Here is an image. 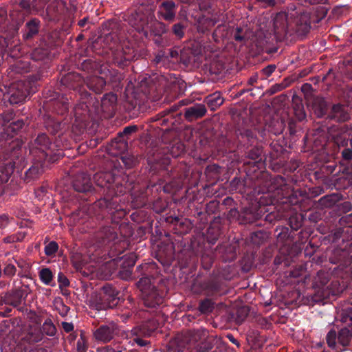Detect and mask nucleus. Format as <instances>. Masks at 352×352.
<instances>
[{
  "label": "nucleus",
  "mask_w": 352,
  "mask_h": 352,
  "mask_svg": "<svg viewBox=\"0 0 352 352\" xmlns=\"http://www.w3.org/2000/svg\"><path fill=\"white\" fill-rule=\"evenodd\" d=\"M308 196L305 190H294L287 184L286 179L280 175L275 177L267 192H263L260 204H252L241 210L240 223L262 226L263 216L267 210L266 206L283 204L285 210L292 209Z\"/></svg>",
  "instance_id": "f257e3e1"
},
{
  "label": "nucleus",
  "mask_w": 352,
  "mask_h": 352,
  "mask_svg": "<svg viewBox=\"0 0 352 352\" xmlns=\"http://www.w3.org/2000/svg\"><path fill=\"white\" fill-rule=\"evenodd\" d=\"M96 186L103 189L104 197L109 200L118 201L115 197L131 192V204L134 208L144 206L148 201V192L161 190L160 184L140 185L135 174H124L118 169L100 171L94 175Z\"/></svg>",
  "instance_id": "f03ea898"
},
{
  "label": "nucleus",
  "mask_w": 352,
  "mask_h": 352,
  "mask_svg": "<svg viewBox=\"0 0 352 352\" xmlns=\"http://www.w3.org/2000/svg\"><path fill=\"white\" fill-rule=\"evenodd\" d=\"M140 276L137 287L141 292L140 297L146 310L140 312V316L149 312L156 315L160 312L166 296V292L154 285V280L158 274L157 265L154 262L145 263L136 268Z\"/></svg>",
  "instance_id": "7ed1b4c3"
},
{
  "label": "nucleus",
  "mask_w": 352,
  "mask_h": 352,
  "mask_svg": "<svg viewBox=\"0 0 352 352\" xmlns=\"http://www.w3.org/2000/svg\"><path fill=\"white\" fill-rule=\"evenodd\" d=\"M96 219L98 221L93 234V241L97 247L105 246L118 241V222L113 221L112 214L120 210L116 201L104 197L97 200L94 205Z\"/></svg>",
  "instance_id": "20e7f679"
},
{
  "label": "nucleus",
  "mask_w": 352,
  "mask_h": 352,
  "mask_svg": "<svg viewBox=\"0 0 352 352\" xmlns=\"http://www.w3.org/2000/svg\"><path fill=\"white\" fill-rule=\"evenodd\" d=\"M41 80L40 73L28 76V80H16L8 87L6 92L0 89V101L10 104H19L25 101L28 96L36 91L35 83Z\"/></svg>",
  "instance_id": "39448f33"
},
{
  "label": "nucleus",
  "mask_w": 352,
  "mask_h": 352,
  "mask_svg": "<svg viewBox=\"0 0 352 352\" xmlns=\"http://www.w3.org/2000/svg\"><path fill=\"white\" fill-rule=\"evenodd\" d=\"M56 147L45 133H41L32 143L30 152L38 162L54 163L64 156L63 151Z\"/></svg>",
  "instance_id": "423d86ee"
},
{
  "label": "nucleus",
  "mask_w": 352,
  "mask_h": 352,
  "mask_svg": "<svg viewBox=\"0 0 352 352\" xmlns=\"http://www.w3.org/2000/svg\"><path fill=\"white\" fill-rule=\"evenodd\" d=\"M83 78L76 72H69L63 75L60 80V86L69 90L77 91L79 94L80 103L76 107V114H80L78 111L82 109L81 114H85L89 111V107L92 102L91 94L82 86Z\"/></svg>",
  "instance_id": "0eeeda50"
},
{
  "label": "nucleus",
  "mask_w": 352,
  "mask_h": 352,
  "mask_svg": "<svg viewBox=\"0 0 352 352\" xmlns=\"http://www.w3.org/2000/svg\"><path fill=\"white\" fill-rule=\"evenodd\" d=\"M111 61L120 68L128 66L132 60L142 58L146 55L144 48L140 47L130 41L117 45L115 49L110 46Z\"/></svg>",
  "instance_id": "6e6552de"
},
{
  "label": "nucleus",
  "mask_w": 352,
  "mask_h": 352,
  "mask_svg": "<svg viewBox=\"0 0 352 352\" xmlns=\"http://www.w3.org/2000/svg\"><path fill=\"white\" fill-rule=\"evenodd\" d=\"M331 140L340 151L342 160L352 159V127L348 124L333 126L330 129Z\"/></svg>",
  "instance_id": "1a4fd4ad"
},
{
  "label": "nucleus",
  "mask_w": 352,
  "mask_h": 352,
  "mask_svg": "<svg viewBox=\"0 0 352 352\" xmlns=\"http://www.w3.org/2000/svg\"><path fill=\"white\" fill-rule=\"evenodd\" d=\"M224 149L226 151L234 150L235 147L238 149L245 150L252 146L257 140L256 134L254 131L247 129H237L234 131L233 140H230L224 138Z\"/></svg>",
  "instance_id": "9d476101"
},
{
  "label": "nucleus",
  "mask_w": 352,
  "mask_h": 352,
  "mask_svg": "<svg viewBox=\"0 0 352 352\" xmlns=\"http://www.w3.org/2000/svg\"><path fill=\"white\" fill-rule=\"evenodd\" d=\"M23 142L16 138L9 144L8 148V160L6 165L9 166L11 171L16 170L17 172L22 170L25 166L24 152L22 148Z\"/></svg>",
  "instance_id": "9b49d317"
},
{
  "label": "nucleus",
  "mask_w": 352,
  "mask_h": 352,
  "mask_svg": "<svg viewBox=\"0 0 352 352\" xmlns=\"http://www.w3.org/2000/svg\"><path fill=\"white\" fill-rule=\"evenodd\" d=\"M344 290V285H342L340 280L333 278L329 284L325 287L315 291L314 294L309 296V302L311 305L316 303L324 304L325 300L330 298L331 296H335L341 294Z\"/></svg>",
  "instance_id": "f8f14e48"
},
{
  "label": "nucleus",
  "mask_w": 352,
  "mask_h": 352,
  "mask_svg": "<svg viewBox=\"0 0 352 352\" xmlns=\"http://www.w3.org/2000/svg\"><path fill=\"white\" fill-rule=\"evenodd\" d=\"M331 135L328 136L324 130L317 129L311 134H307L304 138L305 148L306 151L325 152L327 151L329 139Z\"/></svg>",
  "instance_id": "ddd939ff"
},
{
  "label": "nucleus",
  "mask_w": 352,
  "mask_h": 352,
  "mask_svg": "<svg viewBox=\"0 0 352 352\" xmlns=\"http://www.w3.org/2000/svg\"><path fill=\"white\" fill-rule=\"evenodd\" d=\"M352 338L351 331L346 327L341 329L338 333L331 329L327 334L326 340L328 346L334 350L344 351L349 346Z\"/></svg>",
  "instance_id": "4468645a"
},
{
  "label": "nucleus",
  "mask_w": 352,
  "mask_h": 352,
  "mask_svg": "<svg viewBox=\"0 0 352 352\" xmlns=\"http://www.w3.org/2000/svg\"><path fill=\"white\" fill-rule=\"evenodd\" d=\"M187 100H180L177 104H174L170 107L162 111L160 115L161 118L157 120L161 125H168L169 123L171 125H175L176 123H179L182 120V111H179V107L187 104Z\"/></svg>",
  "instance_id": "2eb2a0df"
},
{
  "label": "nucleus",
  "mask_w": 352,
  "mask_h": 352,
  "mask_svg": "<svg viewBox=\"0 0 352 352\" xmlns=\"http://www.w3.org/2000/svg\"><path fill=\"white\" fill-rule=\"evenodd\" d=\"M71 14V6L64 0L56 1L52 7L47 10L49 20L54 23L66 21Z\"/></svg>",
  "instance_id": "dca6fc26"
},
{
  "label": "nucleus",
  "mask_w": 352,
  "mask_h": 352,
  "mask_svg": "<svg viewBox=\"0 0 352 352\" xmlns=\"http://www.w3.org/2000/svg\"><path fill=\"white\" fill-rule=\"evenodd\" d=\"M119 294L120 292L113 285H104L100 294V308L106 309L117 307L120 303Z\"/></svg>",
  "instance_id": "f3484780"
},
{
  "label": "nucleus",
  "mask_w": 352,
  "mask_h": 352,
  "mask_svg": "<svg viewBox=\"0 0 352 352\" xmlns=\"http://www.w3.org/2000/svg\"><path fill=\"white\" fill-rule=\"evenodd\" d=\"M38 68L40 66L32 64L29 60H16L8 69V76L12 79L18 78L25 74L37 71Z\"/></svg>",
  "instance_id": "a211bd4d"
},
{
  "label": "nucleus",
  "mask_w": 352,
  "mask_h": 352,
  "mask_svg": "<svg viewBox=\"0 0 352 352\" xmlns=\"http://www.w3.org/2000/svg\"><path fill=\"white\" fill-rule=\"evenodd\" d=\"M29 292L30 288L27 285L13 289L3 296V304L17 307L21 304L22 300L27 298Z\"/></svg>",
  "instance_id": "6ab92c4d"
},
{
  "label": "nucleus",
  "mask_w": 352,
  "mask_h": 352,
  "mask_svg": "<svg viewBox=\"0 0 352 352\" xmlns=\"http://www.w3.org/2000/svg\"><path fill=\"white\" fill-rule=\"evenodd\" d=\"M118 333V325L114 322H109L98 327L94 333V336L97 341L107 343L113 340Z\"/></svg>",
  "instance_id": "aec40b11"
},
{
  "label": "nucleus",
  "mask_w": 352,
  "mask_h": 352,
  "mask_svg": "<svg viewBox=\"0 0 352 352\" xmlns=\"http://www.w3.org/2000/svg\"><path fill=\"white\" fill-rule=\"evenodd\" d=\"M245 155L244 164L251 165L258 169L263 168V148L260 146H252L243 150Z\"/></svg>",
  "instance_id": "412c9836"
},
{
  "label": "nucleus",
  "mask_w": 352,
  "mask_h": 352,
  "mask_svg": "<svg viewBox=\"0 0 352 352\" xmlns=\"http://www.w3.org/2000/svg\"><path fill=\"white\" fill-rule=\"evenodd\" d=\"M291 24L288 23L287 14L285 12L276 14L274 19V34L278 36H292Z\"/></svg>",
  "instance_id": "4be33fe9"
},
{
  "label": "nucleus",
  "mask_w": 352,
  "mask_h": 352,
  "mask_svg": "<svg viewBox=\"0 0 352 352\" xmlns=\"http://www.w3.org/2000/svg\"><path fill=\"white\" fill-rule=\"evenodd\" d=\"M201 289L208 296H214L221 295L224 293L223 291V283L217 277H211L204 280L200 285Z\"/></svg>",
  "instance_id": "5701e85b"
},
{
  "label": "nucleus",
  "mask_w": 352,
  "mask_h": 352,
  "mask_svg": "<svg viewBox=\"0 0 352 352\" xmlns=\"http://www.w3.org/2000/svg\"><path fill=\"white\" fill-rule=\"evenodd\" d=\"M177 6L172 0L164 1L159 6L157 16L166 21H173L175 19Z\"/></svg>",
  "instance_id": "b1692460"
},
{
  "label": "nucleus",
  "mask_w": 352,
  "mask_h": 352,
  "mask_svg": "<svg viewBox=\"0 0 352 352\" xmlns=\"http://www.w3.org/2000/svg\"><path fill=\"white\" fill-rule=\"evenodd\" d=\"M311 29V23L307 14H303L294 19V23L291 24L290 30L292 34L295 33L298 36L307 35Z\"/></svg>",
  "instance_id": "393cba45"
},
{
  "label": "nucleus",
  "mask_w": 352,
  "mask_h": 352,
  "mask_svg": "<svg viewBox=\"0 0 352 352\" xmlns=\"http://www.w3.org/2000/svg\"><path fill=\"white\" fill-rule=\"evenodd\" d=\"M147 161L149 170L153 174L168 171L170 163V160L168 157L160 156L159 155L148 157Z\"/></svg>",
  "instance_id": "a878e982"
},
{
  "label": "nucleus",
  "mask_w": 352,
  "mask_h": 352,
  "mask_svg": "<svg viewBox=\"0 0 352 352\" xmlns=\"http://www.w3.org/2000/svg\"><path fill=\"white\" fill-rule=\"evenodd\" d=\"M72 186L76 192L82 193L89 192L94 189L90 176L85 173H79L75 175Z\"/></svg>",
  "instance_id": "bb28decb"
},
{
  "label": "nucleus",
  "mask_w": 352,
  "mask_h": 352,
  "mask_svg": "<svg viewBox=\"0 0 352 352\" xmlns=\"http://www.w3.org/2000/svg\"><path fill=\"white\" fill-rule=\"evenodd\" d=\"M116 261L119 263L118 265L120 269L119 272L121 273V278H129L131 275L133 267L135 264V256L133 254L124 255L122 258H117Z\"/></svg>",
  "instance_id": "cd10ccee"
},
{
  "label": "nucleus",
  "mask_w": 352,
  "mask_h": 352,
  "mask_svg": "<svg viewBox=\"0 0 352 352\" xmlns=\"http://www.w3.org/2000/svg\"><path fill=\"white\" fill-rule=\"evenodd\" d=\"M158 320L152 316L151 318L143 321L141 324L134 328L132 332L135 335L150 336L159 327Z\"/></svg>",
  "instance_id": "c85d7f7f"
},
{
  "label": "nucleus",
  "mask_w": 352,
  "mask_h": 352,
  "mask_svg": "<svg viewBox=\"0 0 352 352\" xmlns=\"http://www.w3.org/2000/svg\"><path fill=\"white\" fill-rule=\"evenodd\" d=\"M283 218H285L287 225L294 234L295 232H298L302 228L305 220L303 214L294 212L292 210L287 214H284Z\"/></svg>",
  "instance_id": "c756f323"
},
{
  "label": "nucleus",
  "mask_w": 352,
  "mask_h": 352,
  "mask_svg": "<svg viewBox=\"0 0 352 352\" xmlns=\"http://www.w3.org/2000/svg\"><path fill=\"white\" fill-rule=\"evenodd\" d=\"M83 82H85L87 87L93 92L96 94H100L104 90L107 86L106 80L101 76L98 75H92L86 78V79H83Z\"/></svg>",
  "instance_id": "7c9ffc66"
},
{
  "label": "nucleus",
  "mask_w": 352,
  "mask_h": 352,
  "mask_svg": "<svg viewBox=\"0 0 352 352\" xmlns=\"http://www.w3.org/2000/svg\"><path fill=\"white\" fill-rule=\"evenodd\" d=\"M206 108L204 104H194L184 109V117L189 122L204 117L206 113Z\"/></svg>",
  "instance_id": "2f4dec72"
},
{
  "label": "nucleus",
  "mask_w": 352,
  "mask_h": 352,
  "mask_svg": "<svg viewBox=\"0 0 352 352\" xmlns=\"http://www.w3.org/2000/svg\"><path fill=\"white\" fill-rule=\"evenodd\" d=\"M116 307L117 315L120 317L122 322H126L132 317L134 313V301L132 298H128L126 302L122 301V303H119Z\"/></svg>",
  "instance_id": "473e14b6"
},
{
  "label": "nucleus",
  "mask_w": 352,
  "mask_h": 352,
  "mask_svg": "<svg viewBox=\"0 0 352 352\" xmlns=\"http://www.w3.org/2000/svg\"><path fill=\"white\" fill-rule=\"evenodd\" d=\"M271 166L275 171L282 172L284 174L294 172L298 168V162L296 160L285 163L281 159L274 160Z\"/></svg>",
  "instance_id": "72a5a7b5"
},
{
  "label": "nucleus",
  "mask_w": 352,
  "mask_h": 352,
  "mask_svg": "<svg viewBox=\"0 0 352 352\" xmlns=\"http://www.w3.org/2000/svg\"><path fill=\"white\" fill-rule=\"evenodd\" d=\"M167 221L175 226V232L179 235L187 234L192 228V223L187 219H181L177 217H170Z\"/></svg>",
  "instance_id": "f704fd0d"
},
{
  "label": "nucleus",
  "mask_w": 352,
  "mask_h": 352,
  "mask_svg": "<svg viewBox=\"0 0 352 352\" xmlns=\"http://www.w3.org/2000/svg\"><path fill=\"white\" fill-rule=\"evenodd\" d=\"M328 118L336 122H342L348 120L350 118V115L345 107L338 104L332 107Z\"/></svg>",
  "instance_id": "c9c22d12"
},
{
  "label": "nucleus",
  "mask_w": 352,
  "mask_h": 352,
  "mask_svg": "<svg viewBox=\"0 0 352 352\" xmlns=\"http://www.w3.org/2000/svg\"><path fill=\"white\" fill-rule=\"evenodd\" d=\"M41 21L37 18H32L28 21L24 28L23 37L25 40H30L38 34Z\"/></svg>",
  "instance_id": "e433bc0d"
},
{
  "label": "nucleus",
  "mask_w": 352,
  "mask_h": 352,
  "mask_svg": "<svg viewBox=\"0 0 352 352\" xmlns=\"http://www.w3.org/2000/svg\"><path fill=\"white\" fill-rule=\"evenodd\" d=\"M119 263L116 259H113L105 263L100 268L101 274L106 279L111 278L115 276H118L121 278V273L119 272Z\"/></svg>",
  "instance_id": "4c0bfd02"
},
{
  "label": "nucleus",
  "mask_w": 352,
  "mask_h": 352,
  "mask_svg": "<svg viewBox=\"0 0 352 352\" xmlns=\"http://www.w3.org/2000/svg\"><path fill=\"white\" fill-rule=\"evenodd\" d=\"M24 125L25 122L22 119H17L16 120L12 121L3 129L4 133L2 137L6 140L12 138L15 135L18 134Z\"/></svg>",
  "instance_id": "58836bf2"
},
{
  "label": "nucleus",
  "mask_w": 352,
  "mask_h": 352,
  "mask_svg": "<svg viewBox=\"0 0 352 352\" xmlns=\"http://www.w3.org/2000/svg\"><path fill=\"white\" fill-rule=\"evenodd\" d=\"M278 241L290 243L295 241V234L288 227L278 226L275 230Z\"/></svg>",
  "instance_id": "ea45409f"
},
{
  "label": "nucleus",
  "mask_w": 352,
  "mask_h": 352,
  "mask_svg": "<svg viewBox=\"0 0 352 352\" xmlns=\"http://www.w3.org/2000/svg\"><path fill=\"white\" fill-rule=\"evenodd\" d=\"M43 339V336L41 331L39 329L34 328L30 329L23 337L19 343H21L22 346H24L23 342L33 344L42 341Z\"/></svg>",
  "instance_id": "a19ab883"
},
{
  "label": "nucleus",
  "mask_w": 352,
  "mask_h": 352,
  "mask_svg": "<svg viewBox=\"0 0 352 352\" xmlns=\"http://www.w3.org/2000/svg\"><path fill=\"white\" fill-rule=\"evenodd\" d=\"M328 104L324 98L316 97L312 102V109L314 114L318 118H322L327 114L328 111Z\"/></svg>",
  "instance_id": "79ce46f5"
},
{
  "label": "nucleus",
  "mask_w": 352,
  "mask_h": 352,
  "mask_svg": "<svg viewBox=\"0 0 352 352\" xmlns=\"http://www.w3.org/2000/svg\"><path fill=\"white\" fill-rule=\"evenodd\" d=\"M286 124L283 119H272L265 126V130L270 134L278 135L283 133Z\"/></svg>",
  "instance_id": "37998d69"
},
{
  "label": "nucleus",
  "mask_w": 352,
  "mask_h": 352,
  "mask_svg": "<svg viewBox=\"0 0 352 352\" xmlns=\"http://www.w3.org/2000/svg\"><path fill=\"white\" fill-rule=\"evenodd\" d=\"M224 99L219 91H215L207 96L204 99V102L211 111H215L223 103Z\"/></svg>",
  "instance_id": "c03bdc74"
},
{
  "label": "nucleus",
  "mask_w": 352,
  "mask_h": 352,
  "mask_svg": "<svg viewBox=\"0 0 352 352\" xmlns=\"http://www.w3.org/2000/svg\"><path fill=\"white\" fill-rule=\"evenodd\" d=\"M118 97L116 94L107 93L104 94L101 100V106L104 111H113L117 105Z\"/></svg>",
  "instance_id": "a18cd8bd"
},
{
  "label": "nucleus",
  "mask_w": 352,
  "mask_h": 352,
  "mask_svg": "<svg viewBox=\"0 0 352 352\" xmlns=\"http://www.w3.org/2000/svg\"><path fill=\"white\" fill-rule=\"evenodd\" d=\"M266 210L267 212H266L263 216L262 219V221H265V223L263 224V226H265L267 223L272 224L275 221H279L283 218L284 214H281L279 211L275 210V207H266Z\"/></svg>",
  "instance_id": "49530a36"
},
{
  "label": "nucleus",
  "mask_w": 352,
  "mask_h": 352,
  "mask_svg": "<svg viewBox=\"0 0 352 352\" xmlns=\"http://www.w3.org/2000/svg\"><path fill=\"white\" fill-rule=\"evenodd\" d=\"M342 196L338 193H331L322 197L318 202L319 204L325 208H331L337 204L341 199Z\"/></svg>",
  "instance_id": "de8ad7c7"
},
{
  "label": "nucleus",
  "mask_w": 352,
  "mask_h": 352,
  "mask_svg": "<svg viewBox=\"0 0 352 352\" xmlns=\"http://www.w3.org/2000/svg\"><path fill=\"white\" fill-rule=\"evenodd\" d=\"M48 56V52L45 49L43 48H36L33 50L31 54L32 60L34 62L33 64L37 65L41 67V64L39 63L40 61L44 60ZM40 73L41 77L42 76L41 67L38 69L37 73Z\"/></svg>",
  "instance_id": "09e8293b"
},
{
  "label": "nucleus",
  "mask_w": 352,
  "mask_h": 352,
  "mask_svg": "<svg viewBox=\"0 0 352 352\" xmlns=\"http://www.w3.org/2000/svg\"><path fill=\"white\" fill-rule=\"evenodd\" d=\"M44 126L49 133L56 135L60 131L62 124L55 118L48 116L45 119Z\"/></svg>",
  "instance_id": "8fccbe9b"
},
{
  "label": "nucleus",
  "mask_w": 352,
  "mask_h": 352,
  "mask_svg": "<svg viewBox=\"0 0 352 352\" xmlns=\"http://www.w3.org/2000/svg\"><path fill=\"white\" fill-rule=\"evenodd\" d=\"M187 23L184 21H179L174 23L170 28V33L178 40L182 39L186 34Z\"/></svg>",
  "instance_id": "3c124183"
},
{
  "label": "nucleus",
  "mask_w": 352,
  "mask_h": 352,
  "mask_svg": "<svg viewBox=\"0 0 352 352\" xmlns=\"http://www.w3.org/2000/svg\"><path fill=\"white\" fill-rule=\"evenodd\" d=\"M332 279L330 278V274L324 271H319L316 277V290L325 287Z\"/></svg>",
  "instance_id": "603ef678"
},
{
  "label": "nucleus",
  "mask_w": 352,
  "mask_h": 352,
  "mask_svg": "<svg viewBox=\"0 0 352 352\" xmlns=\"http://www.w3.org/2000/svg\"><path fill=\"white\" fill-rule=\"evenodd\" d=\"M39 329L43 333V336L46 335L50 337H54L57 333V329L50 318H47Z\"/></svg>",
  "instance_id": "864d4df0"
},
{
  "label": "nucleus",
  "mask_w": 352,
  "mask_h": 352,
  "mask_svg": "<svg viewBox=\"0 0 352 352\" xmlns=\"http://www.w3.org/2000/svg\"><path fill=\"white\" fill-rule=\"evenodd\" d=\"M99 67L100 63L92 59H85L79 65V68L87 73H94Z\"/></svg>",
  "instance_id": "5fc2aeb1"
},
{
  "label": "nucleus",
  "mask_w": 352,
  "mask_h": 352,
  "mask_svg": "<svg viewBox=\"0 0 352 352\" xmlns=\"http://www.w3.org/2000/svg\"><path fill=\"white\" fill-rule=\"evenodd\" d=\"M336 169V166L333 165H322L318 170L314 172V175L316 179H324L329 175L333 173Z\"/></svg>",
  "instance_id": "6e6d98bb"
},
{
  "label": "nucleus",
  "mask_w": 352,
  "mask_h": 352,
  "mask_svg": "<svg viewBox=\"0 0 352 352\" xmlns=\"http://www.w3.org/2000/svg\"><path fill=\"white\" fill-rule=\"evenodd\" d=\"M152 80L146 79L142 80L140 82V89L145 96L149 98L152 96L153 92L155 90L154 85L151 84Z\"/></svg>",
  "instance_id": "4d7b16f0"
},
{
  "label": "nucleus",
  "mask_w": 352,
  "mask_h": 352,
  "mask_svg": "<svg viewBox=\"0 0 352 352\" xmlns=\"http://www.w3.org/2000/svg\"><path fill=\"white\" fill-rule=\"evenodd\" d=\"M42 171L43 169L38 164H34L31 166L25 172V180L28 182L32 179H34L42 173Z\"/></svg>",
  "instance_id": "13d9d810"
},
{
  "label": "nucleus",
  "mask_w": 352,
  "mask_h": 352,
  "mask_svg": "<svg viewBox=\"0 0 352 352\" xmlns=\"http://www.w3.org/2000/svg\"><path fill=\"white\" fill-rule=\"evenodd\" d=\"M221 234L218 227L210 226L207 231V239L210 243L214 244Z\"/></svg>",
  "instance_id": "bf43d9fd"
},
{
  "label": "nucleus",
  "mask_w": 352,
  "mask_h": 352,
  "mask_svg": "<svg viewBox=\"0 0 352 352\" xmlns=\"http://www.w3.org/2000/svg\"><path fill=\"white\" fill-rule=\"evenodd\" d=\"M214 302L208 298L201 300L199 304V310L201 314H208L212 311Z\"/></svg>",
  "instance_id": "052dcab7"
},
{
  "label": "nucleus",
  "mask_w": 352,
  "mask_h": 352,
  "mask_svg": "<svg viewBox=\"0 0 352 352\" xmlns=\"http://www.w3.org/2000/svg\"><path fill=\"white\" fill-rule=\"evenodd\" d=\"M311 234V231L306 228H302L299 232H295V241L293 243H304Z\"/></svg>",
  "instance_id": "680f3d73"
},
{
  "label": "nucleus",
  "mask_w": 352,
  "mask_h": 352,
  "mask_svg": "<svg viewBox=\"0 0 352 352\" xmlns=\"http://www.w3.org/2000/svg\"><path fill=\"white\" fill-rule=\"evenodd\" d=\"M40 280L45 285H50L53 278V274L52 271L47 268H43L39 272Z\"/></svg>",
  "instance_id": "e2e57ef3"
},
{
  "label": "nucleus",
  "mask_w": 352,
  "mask_h": 352,
  "mask_svg": "<svg viewBox=\"0 0 352 352\" xmlns=\"http://www.w3.org/2000/svg\"><path fill=\"white\" fill-rule=\"evenodd\" d=\"M265 239V233L261 230L254 232L251 234L250 241L256 245H260Z\"/></svg>",
  "instance_id": "0e129e2a"
},
{
  "label": "nucleus",
  "mask_w": 352,
  "mask_h": 352,
  "mask_svg": "<svg viewBox=\"0 0 352 352\" xmlns=\"http://www.w3.org/2000/svg\"><path fill=\"white\" fill-rule=\"evenodd\" d=\"M168 31L166 25L162 22H157L153 25L151 35L163 36Z\"/></svg>",
  "instance_id": "69168bd1"
},
{
  "label": "nucleus",
  "mask_w": 352,
  "mask_h": 352,
  "mask_svg": "<svg viewBox=\"0 0 352 352\" xmlns=\"http://www.w3.org/2000/svg\"><path fill=\"white\" fill-rule=\"evenodd\" d=\"M58 250V243L54 241H50L49 243H47L45 246V254L48 256H54Z\"/></svg>",
  "instance_id": "338daca9"
},
{
  "label": "nucleus",
  "mask_w": 352,
  "mask_h": 352,
  "mask_svg": "<svg viewBox=\"0 0 352 352\" xmlns=\"http://www.w3.org/2000/svg\"><path fill=\"white\" fill-rule=\"evenodd\" d=\"M14 350L16 352H19V351L21 352H47V349L44 348H33V349H29L27 346H23L21 343H19L14 348Z\"/></svg>",
  "instance_id": "774afa93"
}]
</instances>
